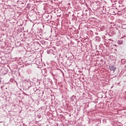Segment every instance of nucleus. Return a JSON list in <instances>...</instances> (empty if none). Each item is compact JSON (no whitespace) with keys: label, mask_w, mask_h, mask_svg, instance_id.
I'll return each mask as SVG.
<instances>
[{"label":"nucleus","mask_w":126,"mask_h":126,"mask_svg":"<svg viewBox=\"0 0 126 126\" xmlns=\"http://www.w3.org/2000/svg\"><path fill=\"white\" fill-rule=\"evenodd\" d=\"M118 45H122L123 44V40H120L118 41Z\"/></svg>","instance_id":"7ed1b4c3"},{"label":"nucleus","mask_w":126,"mask_h":126,"mask_svg":"<svg viewBox=\"0 0 126 126\" xmlns=\"http://www.w3.org/2000/svg\"><path fill=\"white\" fill-rule=\"evenodd\" d=\"M46 19H50V15H49L48 14H46Z\"/></svg>","instance_id":"39448f33"},{"label":"nucleus","mask_w":126,"mask_h":126,"mask_svg":"<svg viewBox=\"0 0 126 126\" xmlns=\"http://www.w3.org/2000/svg\"><path fill=\"white\" fill-rule=\"evenodd\" d=\"M70 99L71 103H72V104H76V103L75 102V100H76V97H75V96L72 95L70 97Z\"/></svg>","instance_id":"f257e3e1"},{"label":"nucleus","mask_w":126,"mask_h":126,"mask_svg":"<svg viewBox=\"0 0 126 126\" xmlns=\"http://www.w3.org/2000/svg\"><path fill=\"white\" fill-rule=\"evenodd\" d=\"M9 82H13V79H10Z\"/></svg>","instance_id":"6e6552de"},{"label":"nucleus","mask_w":126,"mask_h":126,"mask_svg":"<svg viewBox=\"0 0 126 126\" xmlns=\"http://www.w3.org/2000/svg\"><path fill=\"white\" fill-rule=\"evenodd\" d=\"M2 88V86L1 87V89Z\"/></svg>","instance_id":"9b49d317"},{"label":"nucleus","mask_w":126,"mask_h":126,"mask_svg":"<svg viewBox=\"0 0 126 126\" xmlns=\"http://www.w3.org/2000/svg\"><path fill=\"white\" fill-rule=\"evenodd\" d=\"M26 83H27V84L29 86V84H30V82L28 81H26Z\"/></svg>","instance_id":"423d86ee"},{"label":"nucleus","mask_w":126,"mask_h":126,"mask_svg":"<svg viewBox=\"0 0 126 126\" xmlns=\"http://www.w3.org/2000/svg\"><path fill=\"white\" fill-rule=\"evenodd\" d=\"M95 38H96V40L99 39V36H96Z\"/></svg>","instance_id":"9d476101"},{"label":"nucleus","mask_w":126,"mask_h":126,"mask_svg":"<svg viewBox=\"0 0 126 126\" xmlns=\"http://www.w3.org/2000/svg\"><path fill=\"white\" fill-rule=\"evenodd\" d=\"M37 117V118H38V119H40V118H41V115H38Z\"/></svg>","instance_id":"1a4fd4ad"},{"label":"nucleus","mask_w":126,"mask_h":126,"mask_svg":"<svg viewBox=\"0 0 126 126\" xmlns=\"http://www.w3.org/2000/svg\"><path fill=\"white\" fill-rule=\"evenodd\" d=\"M50 17H52V16H50Z\"/></svg>","instance_id":"ddd939ff"},{"label":"nucleus","mask_w":126,"mask_h":126,"mask_svg":"<svg viewBox=\"0 0 126 126\" xmlns=\"http://www.w3.org/2000/svg\"><path fill=\"white\" fill-rule=\"evenodd\" d=\"M123 29H126V24H123L122 25Z\"/></svg>","instance_id":"20e7f679"},{"label":"nucleus","mask_w":126,"mask_h":126,"mask_svg":"<svg viewBox=\"0 0 126 126\" xmlns=\"http://www.w3.org/2000/svg\"><path fill=\"white\" fill-rule=\"evenodd\" d=\"M109 68L110 70H112L114 72L116 71V69H117V68L114 66L113 65H110L109 66Z\"/></svg>","instance_id":"f03ea898"},{"label":"nucleus","mask_w":126,"mask_h":126,"mask_svg":"<svg viewBox=\"0 0 126 126\" xmlns=\"http://www.w3.org/2000/svg\"><path fill=\"white\" fill-rule=\"evenodd\" d=\"M111 2H116L117 0H111Z\"/></svg>","instance_id":"0eeeda50"},{"label":"nucleus","mask_w":126,"mask_h":126,"mask_svg":"<svg viewBox=\"0 0 126 126\" xmlns=\"http://www.w3.org/2000/svg\"><path fill=\"white\" fill-rule=\"evenodd\" d=\"M16 84H17V82H16Z\"/></svg>","instance_id":"f8f14e48"}]
</instances>
